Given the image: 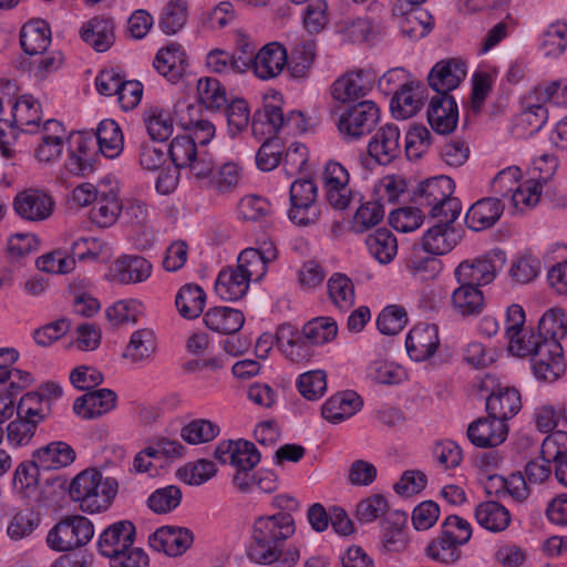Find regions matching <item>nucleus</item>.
<instances>
[{"instance_id":"1","label":"nucleus","mask_w":567,"mask_h":567,"mask_svg":"<svg viewBox=\"0 0 567 567\" xmlns=\"http://www.w3.org/2000/svg\"><path fill=\"white\" fill-rule=\"evenodd\" d=\"M295 532V519L289 513L278 512L256 517L250 530L248 558L260 565L295 567L300 558L299 549L289 547L284 550L286 540Z\"/></svg>"},{"instance_id":"2","label":"nucleus","mask_w":567,"mask_h":567,"mask_svg":"<svg viewBox=\"0 0 567 567\" xmlns=\"http://www.w3.org/2000/svg\"><path fill=\"white\" fill-rule=\"evenodd\" d=\"M93 535L94 527L89 518L68 516L48 533L47 543L54 550L66 551L86 545Z\"/></svg>"},{"instance_id":"3","label":"nucleus","mask_w":567,"mask_h":567,"mask_svg":"<svg viewBox=\"0 0 567 567\" xmlns=\"http://www.w3.org/2000/svg\"><path fill=\"white\" fill-rule=\"evenodd\" d=\"M380 120V109L371 100L349 106L338 120V130L347 138L359 140L370 134Z\"/></svg>"},{"instance_id":"4","label":"nucleus","mask_w":567,"mask_h":567,"mask_svg":"<svg viewBox=\"0 0 567 567\" xmlns=\"http://www.w3.org/2000/svg\"><path fill=\"white\" fill-rule=\"evenodd\" d=\"M321 179L329 205L338 210L347 209L354 199L348 169L339 162L329 161L323 167Z\"/></svg>"},{"instance_id":"5","label":"nucleus","mask_w":567,"mask_h":567,"mask_svg":"<svg viewBox=\"0 0 567 567\" xmlns=\"http://www.w3.org/2000/svg\"><path fill=\"white\" fill-rule=\"evenodd\" d=\"M318 188L312 179H297L290 186L289 219L299 226H309L319 218L315 207Z\"/></svg>"},{"instance_id":"6","label":"nucleus","mask_w":567,"mask_h":567,"mask_svg":"<svg viewBox=\"0 0 567 567\" xmlns=\"http://www.w3.org/2000/svg\"><path fill=\"white\" fill-rule=\"evenodd\" d=\"M377 74L371 69H359L339 76L331 85L333 100L347 104L364 99L373 90Z\"/></svg>"},{"instance_id":"7","label":"nucleus","mask_w":567,"mask_h":567,"mask_svg":"<svg viewBox=\"0 0 567 567\" xmlns=\"http://www.w3.org/2000/svg\"><path fill=\"white\" fill-rule=\"evenodd\" d=\"M54 206L53 197L47 192L37 188L18 193L13 200L16 213L28 221H43L48 219L53 214Z\"/></svg>"},{"instance_id":"8","label":"nucleus","mask_w":567,"mask_h":567,"mask_svg":"<svg viewBox=\"0 0 567 567\" xmlns=\"http://www.w3.org/2000/svg\"><path fill=\"white\" fill-rule=\"evenodd\" d=\"M100 475L97 470L89 468L79 473L71 482L70 497L80 504L83 512L99 513L109 508V496L104 498L105 494L101 492L99 499L91 494V489L96 488Z\"/></svg>"},{"instance_id":"9","label":"nucleus","mask_w":567,"mask_h":567,"mask_svg":"<svg viewBox=\"0 0 567 567\" xmlns=\"http://www.w3.org/2000/svg\"><path fill=\"white\" fill-rule=\"evenodd\" d=\"M134 539V524L131 520H118L103 530L99 537L97 547L103 556L112 560L122 551H127Z\"/></svg>"},{"instance_id":"10","label":"nucleus","mask_w":567,"mask_h":567,"mask_svg":"<svg viewBox=\"0 0 567 567\" xmlns=\"http://www.w3.org/2000/svg\"><path fill=\"white\" fill-rule=\"evenodd\" d=\"M466 78V64L457 58L441 60L429 73V84L437 94H449Z\"/></svg>"},{"instance_id":"11","label":"nucleus","mask_w":567,"mask_h":567,"mask_svg":"<svg viewBox=\"0 0 567 567\" xmlns=\"http://www.w3.org/2000/svg\"><path fill=\"white\" fill-rule=\"evenodd\" d=\"M369 155L380 165H389L401 154V133L395 124L381 126L368 144Z\"/></svg>"},{"instance_id":"12","label":"nucleus","mask_w":567,"mask_h":567,"mask_svg":"<svg viewBox=\"0 0 567 567\" xmlns=\"http://www.w3.org/2000/svg\"><path fill=\"white\" fill-rule=\"evenodd\" d=\"M193 533L183 527L163 526L148 538L150 546L167 556L176 557L184 554L193 544Z\"/></svg>"},{"instance_id":"13","label":"nucleus","mask_w":567,"mask_h":567,"mask_svg":"<svg viewBox=\"0 0 567 567\" xmlns=\"http://www.w3.org/2000/svg\"><path fill=\"white\" fill-rule=\"evenodd\" d=\"M440 346L439 329L435 324L419 323L406 336L405 348L414 361H425L433 357Z\"/></svg>"},{"instance_id":"14","label":"nucleus","mask_w":567,"mask_h":567,"mask_svg":"<svg viewBox=\"0 0 567 567\" xmlns=\"http://www.w3.org/2000/svg\"><path fill=\"white\" fill-rule=\"evenodd\" d=\"M427 122L437 134L452 133L458 122V107L450 94H437L431 99L427 112Z\"/></svg>"},{"instance_id":"15","label":"nucleus","mask_w":567,"mask_h":567,"mask_svg":"<svg viewBox=\"0 0 567 567\" xmlns=\"http://www.w3.org/2000/svg\"><path fill=\"white\" fill-rule=\"evenodd\" d=\"M215 457L223 464L236 467H255L260 462V453L249 441H221L215 449Z\"/></svg>"},{"instance_id":"16","label":"nucleus","mask_w":567,"mask_h":567,"mask_svg":"<svg viewBox=\"0 0 567 567\" xmlns=\"http://www.w3.org/2000/svg\"><path fill=\"white\" fill-rule=\"evenodd\" d=\"M286 65V48L278 42H270L257 51L251 70L258 79L268 81L281 74Z\"/></svg>"},{"instance_id":"17","label":"nucleus","mask_w":567,"mask_h":567,"mask_svg":"<svg viewBox=\"0 0 567 567\" xmlns=\"http://www.w3.org/2000/svg\"><path fill=\"white\" fill-rule=\"evenodd\" d=\"M508 429L503 420L494 416L478 419L467 427L470 442L482 449H489L501 445L507 437Z\"/></svg>"},{"instance_id":"18","label":"nucleus","mask_w":567,"mask_h":567,"mask_svg":"<svg viewBox=\"0 0 567 567\" xmlns=\"http://www.w3.org/2000/svg\"><path fill=\"white\" fill-rule=\"evenodd\" d=\"M497 272L495 260L489 256L462 261L454 270L458 284L481 287L491 284Z\"/></svg>"},{"instance_id":"19","label":"nucleus","mask_w":567,"mask_h":567,"mask_svg":"<svg viewBox=\"0 0 567 567\" xmlns=\"http://www.w3.org/2000/svg\"><path fill=\"white\" fill-rule=\"evenodd\" d=\"M66 132L61 122L48 120L39 132L38 146L34 150L35 158L41 163L56 161L63 150Z\"/></svg>"},{"instance_id":"20","label":"nucleus","mask_w":567,"mask_h":567,"mask_svg":"<svg viewBox=\"0 0 567 567\" xmlns=\"http://www.w3.org/2000/svg\"><path fill=\"white\" fill-rule=\"evenodd\" d=\"M534 374L537 379L553 382L565 371L563 349L559 342H545L532 358Z\"/></svg>"},{"instance_id":"21","label":"nucleus","mask_w":567,"mask_h":567,"mask_svg":"<svg viewBox=\"0 0 567 567\" xmlns=\"http://www.w3.org/2000/svg\"><path fill=\"white\" fill-rule=\"evenodd\" d=\"M455 185L452 178L441 175L420 183L414 190L413 200L420 208L432 210L433 207L449 199Z\"/></svg>"},{"instance_id":"22","label":"nucleus","mask_w":567,"mask_h":567,"mask_svg":"<svg viewBox=\"0 0 567 567\" xmlns=\"http://www.w3.org/2000/svg\"><path fill=\"white\" fill-rule=\"evenodd\" d=\"M33 463L42 471H56L71 465L75 460L73 447L63 442H51L32 453Z\"/></svg>"},{"instance_id":"23","label":"nucleus","mask_w":567,"mask_h":567,"mask_svg":"<svg viewBox=\"0 0 567 567\" xmlns=\"http://www.w3.org/2000/svg\"><path fill=\"white\" fill-rule=\"evenodd\" d=\"M277 258V249L267 244L262 250L247 248L237 259V268L249 281H259L267 272L268 262Z\"/></svg>"},{"instance_id":"24","label":"nucleus","mask_w":567,"mask_h":567,"mask_svg":"<svg viewBox=\"0 0 567 567\" xmlns=\"http://www.w3.org/2000/svg\"><path fill=\"white\" fill-rule=\"evenodd\" d=\"M116 403V394L109 389L89 391L78 398L73 404L74 412L83 419H95L111 411Z\"/></svg>"},{"instance_id":"25","label":"nucleus","mask_w":567,"mask_h":567,"mask_svg":"<svg viewBox=\"0 0 567 567\" xmlns=\"http://www.w3.org/2000/svg\"><path fill=\"white\" fill-rule=\"evenodd\" d=\"M504 205L498 198L486 197L474 203L465 215V223L472 230L492 227L502 216Z\"/></svg>"},{"instance_id":"26","label":"nucleus","mask_w":567,"mask_h":567,"mask_svg":"<svg viewBox=\"0 0 567 567\" xmlns=\"http://www.w3.org/2000/svg\"><path fill=\"white\" fill-rule=\"evenodd\" d=\"M361 406V398L353 391H346L328 399L321 408V415L328 422L338 424L353 416Z\"/></svg>"},{"instance_id":"27","label":"nucleus","mask_w":567,"mask_h":567,"mask_svg":"<svg viewBox=\"0 0 567 567\" xmlns=\"http://www.w3.org/2000/svg\"><path fill=\"white\" fill-rule=\"evenodd\" d=\"M80 35L96 52H105L115 40L113 21L106 18L94 17L83 23Z\"/></svg>"},{"instance_id":"28","label":"nucleus","mask_w":567,"mask_h":567,"mask_svg":"<svg viewBox=\"0 0 567 567\" xmlns=\"http://www.w3.org/2000/svg\"><path fill=\"white\" fill-rule=\"evenodd\" d=\"M520 408V395L515 388L499 386L486 400L488 415L503 420V422L516 415Z\"/></svg>"},{"instance_id":"29","label":"nucleus","mask_w":567,"mask_h":567,"mask_svg":"<svg viewBox=\"0 0 567 567\" xmlns=\"http://www.w3.org/2000/svg\"><path fill=\"white\" fill-rule=\"evenodd\" d=\"M51 43V30L42 19L30 20L20 31V44L29 55L42 54Z\"/></svg>"},{"instance_id":"30","label":"nucleus","mask_w":567,"mask_h":567,"mask_svg":"<svg viewBox=\"0 0 567 567\" xmlns=\"http://www.w3.org/2000/svg\"><path fill=\"white\" fill-rule=\"evenodd\" d=\"M157 350V339L152 329L143 328L131 334L123 357L132 363L151 362Z\"/></svg>"},{"instance_id":"31","label":"nucleus","mask_w":567,"mask_h":567,"mask_svg":"<svg viewBox=\"0 0 567 567\" xmlns=\"http://www.w3.org/2000/svg\"><path fill=\"white\" fill-rule=\"evenodd\" d=\"M477 524L492 533H501L508 528L512 516L509 511L496 501L480 503L474 509Z\"/></svg>"},{"instance_id":"32","label":"nucleus","mask_w":567,"mask_h":567,"mask_svg":"<svg viewBox=\"0 0 567 567\" xmlns=\"http://www.w3.org/2000/svg\"><path fill=\"white\" fill-rule=\"evenodd\" d=\"M154 68L169 82H177L186 70V54L179 45L161 49L154 59Z\"/></svg>"},{"instance_id":"33","label":"nucleus","mask_w":567,"mask_h":567,"mask_svg":"<svg viewBox=\"0 0 567 567\" xmlns=\"http://www.w3.org/2000/svg\"><path fill=\"white\" fill-rule=\"evenodd\" d=\"M546 100H540L537 89L532 90L524 99V110L517 117V124L523 126L527 134L537 133L548 120L545 107Z\"/></svg>"},{"instance_id":"34","label":"nucleus","mask_w":567,"mask_h":567,"mask_svg":"<svg viewBox=\"0 0 567 567\" xmlns=\"http://www.w3.org/2000/svg\"><path fill=\"white\" fill-rule=\"evenodd\" d=\"M245 317L240 310L229 307H214L204 315L205 326L215 332L234 334L244 326Z\"/></svg>"},{"instance_id":"35","label":"nucleus","mask_w":567,"mask_h":567,"mask_svg":"<svg viewBox=\"0 0 567 567\" xmlns=\"http://www.w3.org/2000/svg\"><path fill=\"white\" fill-rule=\"evenodd\" d=\"M123 210L117 192L105 189L90 210V220L100 228L113 226Z\"/></svg>"},{"instance_id":"36","label":"nucleus","mask_w":567,"mask_h":567,"mask_svg":"<svg viewBox=\"0 0 567 567\" xmlns=\"http://www.w3.org/2000/svg\"><path fill=\"white\" fill-rule=\"evenodd\" d=\"M249 282L237 267H228L219 272L215 284V291L221 299L235 301L247 293Z\"/></svg>"},{"instance_id":"37","label":"nucleus","mask_w":567,"mask_h":567,"mask_svg":"<svg viewBox=\"0 0 567 567\" xmlns=\"http://www.w3.org/2000/svg\"><path fill=\"white\" fill-rule=\"evenodd\" d=\"M206 303V293L199 285L185 284L175 297L178 313L187 320L198 318Z\"/></svg>"},{"instance_id":"38","label":"nucleus","mask_w":567,"mask_h":567,"mask_svg":"<svg viewBox=\"0 0 567 567\" xmlns=\"http://www.w3.org/2000/svg\"><path fill=\"white\" fill-rule=\"evenodd\" d=\"M285 125V114L282 109L276 104H265L258 110L251 121L252 134L261 140L266 136L275 137Z\"/></svg>"},{"instance_id":"39","label":"nucleus","mask_w":567,"mask_h":567,"mask_svg":"<svg viewBox=\"0 0 567 567\" xmlns=\"http://www.w3.org/2000/svg\"><path fill=\"white\" fill-rule=\"evenodd\" d=\"M457 243L453 226L435 224L422 237V250L430 255H444L450 252Z\"/></svg>"},{"instance_id":"40","label":"nucleus","mask_w":567,"mask_h":567,"mask_svg":"<svg viewBox=\"0 0 567 567\" xmlns=\"http://www.w3.org/2000/svg\"><path fill=\"white\" fill-rule=\"evenodd\" d=\"M317 44L312 39L301 40L291 50L290 60L287 59V69L296 80H305L309 76L316 59Z\"/></svg>"},{"instance_id":"41","label":"nucleus","mask_w":567,"mask_h":567,"mask_svg":"<svg viewBox=\"0 0 567 567\" xmlns=\"http://www.w3.org/2000/svg\"><path fill=\"white\" fill-rule=\"evenodd\" d=\"M399 12L401 14L400 30L405 38L419 40L432 30V16L427 11L421 8H410Z\"/></svg>"},{"instance_id":"42","label":"nucleus","mask_w":567,"mask_h":567,"mask_svg":"<svg viewBox=\"0 0 567 567\" xmlns=\"http://www.w3.org/2000/svg\"><path fill=\"white\" fill-rule=\"evenodd\" d=\"M65 162V168L74 175L85 176L93 171L94 147L91 138L79 136Z\"/></svg>"},{"instance_id":"43","label":"nucleus","mask_w":567,"mask_h":567,"mask_svg":"<svg viewBox=\"0 0 567 567\" xmlns=\"http://www.w3.org/2000/svg\"><path fill=\"white\" fill-rule=\"evenodd\" d=\"M484 305V297L478 287L460 284L452 293L453 309L462 317L480 315Z\"/></svg>"},{"instance_id":"44","label":"nucleus","mask_w":567,"mask_h":567,"mask_svg":"<svg viewBox=\"0 0 567 567\" xmlns=\"http://www.w3.org/2000/svg\"><path fill=\"white\" fill-rule=\"evenodd\" d=\"M115 271L121 284H137L151 276L152 265L141 256H123L115 261Z\"/></svg>"},{"instance_id":"45","label":"nucleus","mask_w":567,"mask_h":567,"mask_svg":"<svg viewBox=\"0 0 567 567\" xmlns=\"http://www.w3.org/2000/svg\"><path fill=\"white\" fill-rule=\"evenodd\" d=\"M365 244L369 252L380 262H391L398 252V241L394 234L386 228H379L370 234Z\"/></svg>"},{"instance_id":"46","label":"nucleus","mask_w":567,"mask_h":567,"mask_svg":"<svg viewBox=\"0 0 567 567\" xmlns=\"http://www.w3.org/2000/svg\"><path fill=\"white\" fill-rule=\"evenodd\" d=\"M329 299L336 308L348 311L354 305L355 293L352 280L341 274L334 272L327 281Z\"/></svg>"},{"instance_id":"47","label":"nucleus","mask_w":567,"mask_h":567,"mask_svg":"<svg viewBox=\"0 0 567 567\" xmlns=\"http://www.w3.org/2000/svg\"><path fill=\"white\" fill-rule=\"evenodd\" d=\"M96 140L101 153L107 158H115L123 151V134L118 124L113 120L100 122Z\"/></svg>"},{"instance_id":"48","label":"nucleus","mask_w":567,"mask_h":567,"mask_svg":"<svg viewBox=\"0 0 567 567\" xmlns=\"http://www.w3.org/2000/svg\"><path fill=\"white\" fill-rule=\"evenodd\" d=\"M188 19L186 0H169L162 10L158 27L167 35L176 34Z\"/></svg>"},{"instance_id":"49","label":"nucleus","mask_w":567,"mask_h":567,"mask_svg":"<svg viewBox=\"0 0 567 567\" xmlns=\"http://www.w3.org/2000/svg\"><path fill=\"white\" fill-rule=\"evenodd\" d=\"M538 336L546 342H559L567 336V318L561 308L548 309L539 319Z\"/></svg>"},{"instance_id":"50","label":"nucleus","mask_w":567,"mask_h":567,"mask_svg":"<svg viewBox=\"0 0 567 567\" xmlns=\"http://www.w3.org/2000/svg\"><path fill=\"white\" fill-rule=\"evenodd\" d=\"M408 269L412 276L421 281L435 279L442 271V261L436 255H422V250L414 248L411 257L408 259Z\"/></svg>"},{"instance_id":"51","label":"nucleus","mask_w":567,"mask_h":567,"mask_svg":"<svg viewBox=\"0 0 567 567\" xmlns=\"http://www.w3.org/2000/svg\"><path fill=\"white\" fill-rule=\"evenodd\" d=\"M338 333V326L331 317H318L308 321L302 328L303 337L312 346H321L332 341Z\"/></svg>"},{"instance_id":"52","label":"nucleus","mask_w":567,"mask_h":567,"mask_svg":"<svg viewBox=\"0 0 567 567\" xmlns=\"http://www.w3.org/2000/svg\"><path fill=\"white\" fill-rule=\"evenodd\" d=\"M199 102L208 110L216 111L227 103L225 87L215 78H202L197 82Z\"/></svg>"},{"instance_id":"53","label":"nucleus","mask_w":567,"mask_h":567,"mask_svg":"<svg viewBox=\"0 0 567 567\" xmlns=\"http://www.w3.org/2000/svg\"><path fill=\"white\" fill-rule=\"evenodd\" d=\"M144 122L153 142L166 141L173 132L169 114L158 107H151L144 114Z\"/></svg>"},{"instance_id":"54","label":"nucleus","mask_w":567,"mask_h":567,"mask_svg":"<svg viewBox=\"0 0 567 567\" xmlns=\"http://www.w3.org/2000/svg\"><path fill=\"white\" fill-rule=\"evenodd\" d=\"M414 82L396 93L391 100V109L394 116L405 120L417 113L422 106V99L419 93L413 90Z\"/></svg>"},{"instance_id":"55","label":"nucleus","mask_w":567,"mask_h":567,"mask_svg":"<svg viewBox=\"0 0 567 567\" xmlns=\"http://www.w3.org/2000/svg\"><path fill=\"white\" fill-rule=\"evenodd\" d=\"M220 432L219 426L205 419L190 421L182 427L181 436L189 444H200L213 441Z\"/></svg>"},{"instance_id":"56","label":"nucleus","mask_w":567,"mask_h":567,"mask_svg":"<svg viewBox=\"0 0 567 567\" xmlns=\"http://www.w3.org/2000/svg\"><path fill=\"white\" fill-rule=\"evenodd\" d=\"M182 501V491L175 485H168L154 491L147 498L148 507L156 514L174 511Z\"/></svg>"},{"instance_id":"57","label":"nucleus","mask_w":567,"mask_h":567,"mask_svg":"<svg viewBox=\"0 0 567 567\" xmlns=\"http://www.w3.org/2000/svg\"><path fill=\"white\" fill-rule=\"evenodd\" d=\"M239 218L246 221H260L268 217L272 207L265 197L248 195L243 197L237 206Z\"/></svg>"},{"instance_id":"58","label":"nucleus","mask_w":567,"mask_h":567,"mask_svg":"<svg viewBox=\"0 0 567 567\" xmlns=\"http://www.w3.org/2000/svg\"><path fill=\"white\" fill-rule=\"evenodd\" d=\"M567 47V23L557 21L542 35L540 49L546 56H557Z\"/></svg>"},{"instance_id":"59","label":"nucleus","mask_w":567,"mask_h":567,"mask_svg":"<svg viewBox=\"0 0 567 567\" xmlns=\"http://www.w3.org/2000/svg\"><path fill=\"white\" fill-rule=\"evenodd\" d=\"M297 388L307 400H318L327 391V374L323 370H312L299 375Z\"/></svg>"},{"instance_id":"60","label":"nucleus","mask_w":567,"mask_h":567,"mask_svg":"<svg viewBox=\"0 0 567 567\" xmlns=\"http://www.w3.org/2000/svg\"><path fill=\"white\" fill-rule=\"evenodd\" d=\"M542 186L540 178L537 177H533L524 184H519L511 194L514 208L523 212L534 207L539 202Z\"/></svg>"},{"instance_id":"61","label":"nucleus","mask_w":567,"mask_h":567,"mask_svg":"<svg viewBox=\"0 0 567 567\" xmlns=\"http://www.w3.org/2000/svg\"><path fill=\"white\" fill-rule=\"evenodd\" d=\"M145 453L154 460H176L185 454V446L177 440L166 436H155L145 447Z\"/></svg>"},{"instance_id":"62","label":"nucleus","mask_w":567,"mask_h":567,"mask_svg":"<svg viewBox=\"0 0 567 567\" xmlns=\"http://www.w3.org/2000/svg\"><path fill=\"white\" fill-rule=\"evenodd\" d=\"M303 25L310 34H318L329 23L328 3L326 0H311L303 10Z\"/></svg>"},{"instance_id":"63","label":"nucleus","mask_w":567,"mask_h":567,"mask_svg":"<svg viewBox=\"0 0 567 567\" xmlns=\"http://www.w3.org/2000/svg\"><path fill=\"white\" fill-rule=\"evenodd\" d=\"M408 317L403 307L392 305L385 307L378 316L377 326L382 334L399 333L406 324Z\"/></svg>"},{"instance_id":"64","label":"nucleus","mask_w":567,"mask_h":567,"mask_svg":"<svg viewBox=\"0 0 567 567\" xmlns=\"http://www.w3.org/2000/svg\"><path fill=\"white\" fill-rule=\"evenodd\" d=\"M13 120L22 126L39 125L41 105L31 95H22L13 105Z\"/></svg>"}]
</instances>
